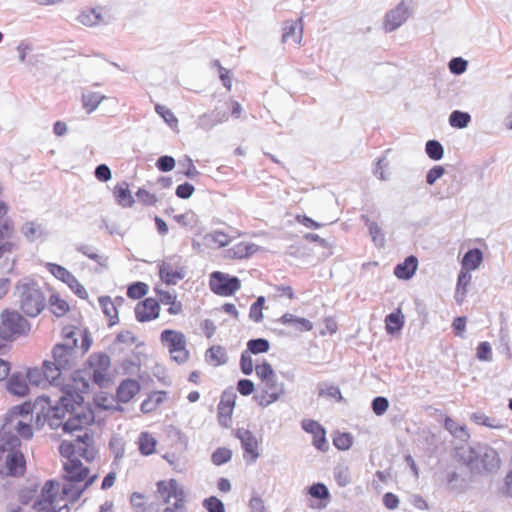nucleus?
<instances>
[{
	"label": "nucleus",
	"mask_w": 512,
	"mask_h": 512,
	"mask_svg": "<svg viewBox=\"0 0 512 512\" xmlns=\"http://www.w3.org/2000/svg\"><path fill=\"white\" fill-rule=\"evenodd\" d=\"M62 395L52 405L48 396H39L33 404L26 402L12 408L16 416H28L36 413V425L46 422L51 429L62 427L64 432L83 430L94 422V412L82 405L83 397L61 389Z\"/></svg>",
	"instance_id": "1"
},
{
	"label": "nucleus",
	"mask_w": 512,
	"mask_h": 512,
	"mask_svg": "<svg viewBox=\"0 0 512 512\" xmlns=\"http://www.w3.org/2000/svg\"><path fill=\"white\" fill-rule=\"evenodd\" d=\"M453 459L471 469L477 476L496 473L501 466L498 452L481 442L456 446L453 450Z\"/></svg>",
	"instance_id": "2"
},
{
	"label": "nucleus",
	"mask_w": 512,
	"mask_h": 512,
	"mask_svg": "<svg viewBox=\"0 0 512 512\" xmlns=\"http://www.w3.org/2000/svg\"><path fill=\"white\" fill-rule=\"evenodd\" d=\"M77 338L71 331L65 336V342L56 344L52 350L53 361H44V376L48 383L56 387H63V375L70 372L77 361Z\"/></svg>",
	"instance_id": "3"
},
{
	"label": "nucleus",
	"mask_w": 512,
	"mask_h": 512,
	"mask_svg": "<svg viewBox=\"0 0 512 512\" xmlns=\"http://www.w3.org/2000/svg\"><path fill=\"white\" fill-rule=\"evenodd\" d=\"M20 310L29 317L38 316L46 306V297L41 287L32 279H21L14 292Z\"/></svg>",
	"instance_id": "4"
},
{
	"label": "nucleus",
	"mask_w": 512,
	"mask_h": 512,
	"mask_svg": "<svg viewBox=\"0 0 512 512\" xmlns=\"http://www.w3.org/2000/svg\"><path fill=\"white\" fill-rule=\"evenodd\" d=\"M167 447L172 451L162 455L174 470L180 471L179 456L184 454L188 447V438L181 429L175 426H168L165 430Z\"/></svg>",
	"instance_id": "5"
},
{
	"label": "nucleus",
	"mask_w": 512,
	"mask_h": 512,
	"mask_svg": "<svg viewBox=\"0 0 512 512\" xmlns=\"http://www.w3.org/2000/svg\"><path fill=\"white\" fill-rule=\"evenodd\" d=\"M30 323L16 311H4L1 315L0 337L2 340H13L18 336L27 335Z\"/></svg>",
	"instance_id": "6"
},
{
	"label": "nucleus",
	"mask_w": 512,
	"mask_h": 512,
	"mask_svg": "<svg viewBox=\"0 0 512 512\" xmlns=\"http://www.w3.org/2000/svg\"><path fill=\"white\" fill-rule=\"evenodd\" d=\"M162 498L167 504L162 512H187L185 491L176 480L162 481Z\"/></svg>",
	"instance_id": "7"
},
{
	"label": "nucleus",
	"mask_w": 512,
	"mask_h": 512,
	"mask_svg": "<svg viewBox=\"0 0 512 512\" xmlns=\"http://www.w3.org/2000/svg\"><path fill=\"white\" fill-rule=\"evenodd\" d=\"M162 344L167 346L173 361L183 364L188 360L189 352L186 349V337L183 333L174 330L162 331Z\"/></svg>",
	"instance_id": "8"
},
{
	"label": "nucleus",
	"mask_w": 512,
	"mask_h": 512,
	"mask_svg": "<svg viewBox=\"0 0 512 512\" xmlns=\"http://www.w3.org/2000/svg\"><path fill=\"white\" fill-rule=\"evenodd\" d=\"M89 367L92 370V381L99 387H106L109 382L110 357L103 352L93 353L88 358Z\"/></svg>",
	"instance_id": "9"
},
{
	"label": "nucleus",
	"mask_w": 512,
	"mask_h": 512,
	"mask_svg": "<svg viewBox=\"0 0 512 512\" xmlns=\"http://www.w3.org/2000/svg\"><path fill=\"white\" fill-rule=\"evenodd\" d=\"M260 393L255 396L258 404L267 407L276 402L285 393L284 383L279 382L277 376L271 377L261 382L259 385Z\"/></svg>",
	"instance_id": "10"
},
{
	"label": "nucleus",
	"mask_w": 512,
	"mask_h": 512,
	"mask_svg": "<svg viewBox=\"0 0 512 512\" xmlns=\"http://www.w3.org/2000/svg\"><path fill=\"white\" fill-rule=\"evenodd\" d=\"M186 276V267L182 258L177 255L166 258L162 261V282L168 285H175Z\"/></svg>",
	"instance_id": "11"
},
{
	"label": "nucleus",
	"mask_w": 512,
	"mask_h": 512,
	"mask_svg": "<svg viewBox=\"0 0 512 512\" xmlns=\"http://www.w3.org/2000/svg\"><path fill=\"white\" fill-rule=\"evenodd\" d=\"M68 447L72 449L73 454L81 456L88 462L93 461L97 455L93 434L87 429L82 434L77 435Z\"/></svg>",
	"instance_id": "12"
},
{
	"label": "nucleus",
	"mask_w": 512,
	"mask_h": 512,
	"mask_svg": "<svg viewBox=\"0 0 512 512\" xmlns=\"http://www.w3.org/2000/svg\"><path fill=\"white\" fill-rule=\"evenodd\" d=\"M48 271L53 274L57 279L66 283L69 288L81 299L88 298V292L85 287L80 284V282L76 279V277L68 271L65 267L55 264V263H47L46 265Z\"/></svg>",
	"instance_id": "13"
},
{
	"label": "nucleus",
	"mask_w": 512,
	"mask_h": 512,
	"mask_svg": "<svg viewBox=\"0 0 512 512\" xmlns=\"http://www.w3.org/2000/svg\"><path fill=\"white\" fill-rule=\"evenodd\" d=\"M476 477H478L476 473H473L471 469L462 465L459 470L448 471L446 475L449 489L460 493L466 491Z\"/></svg>",
	"instance_id": "14"
},
{
	"label": "nucleus",
	"mask_w": 512,
	"mask_h": 512,
	"mask_svg": "<svg viewBox=\"0 0 512 512\" xmlns=\"http://www.w3.org/2000/svg\"><path fill=\"white\" fill-rule=\"evenodd\" d=\"M210 287L216 294L230 296L240 288V280L217 271L211 274Z\"/></svg>",
	"instance_id": "15"
},
{
	"label": "nucleus",
	"mask_w": 512,
	"mask_h": 512,
	"mask_svg": "<svg viewBox=\"0 0 512 512\" xmlns=\"http://www.w3.org/2000/svg\"><path fill=\"white\" fill-rule=\"evenodd\" d=\"M26 469V461L18 448L10 450L5 456V465L0 467L1 476L21 477Z\"/></svg>",
	"instance_id": "16"
},
{
	"label": "nucleus",
	"mask_w": 512,
	"mask_h": 512,
	"mask_svg": "<svg viewBox=\"0 0 512 512\" xmlns=\"http://www.w3.org/2000/svg\"><path fill=\"white\" fill-rule=\"evenodd\" d=\"M76 21L86 27L107 25L109 23L105 8L102 6L83 8L77 15Z\"/></svg>",
	"instance_id": "17"
},
{
	"label": "nucleus",
	"mask_w": 512,
	"mask_h": 512,
	"mask_svg": "<svg viewBox=\"0 0 512 512\" xmlns=\"http://www.w3.org/2000/svg\"><path fill=\"white\" fill-rule=\"evenodd\" d=\"M21 234L30 242H43L49 236V231L43 222L37 220L26 221L20 228Z\"/></svg>",
	"instance_id": "18"
},
{
	"label": "nucleus",
	"mask_w": 512,
	"mask_h": 512,
	"mask_svg": "<svg viewBox=\"0 0 512 512\" xmlns=\"http://www.w3.org/2000/svg\"><path fill=\"white\" fill-rule=\"evenodd\" d=\"M410 16L409 8L404 2H400L394 9L390 10L385 17L384 29L392 32L398 29Z\"/></svg>",
	"instance_id": "19"
},
{
	"label": "nucleus",
	"mask_w": 512,
	"mask_h": 512,
	"mask_svg": "<svg viewBox=\"0 0 512 512\" xmlns=\"http://www.w3.org/2000/svg\"><path fill=\"white\" fill-rule=\"evenodd\" d=\"M64 479L66 482H83L88 476L89 469L84 467L80 460L69 459L64 464Z\"/></svg>",
	"instance_id": "20"
},
{
	"label": "nucleus",
	"mask_w": 512,
	"mask_h": 512,
	"mask_svg": "<svg viewBox=\"0 0 512 512\" xmlns=\"http://www.w3.org/2000/svg\"><path fill=\"white\" fill-rule=\"evenodd\" d=\"M159 304L152 298H147L139 302L135 307L136 319L139 322H145L158 317Z\"/></svg>",
	"instance_id": "21"
},
{
	"label": "nucleus",
	"mask_w": 512,
	"mask_h": 512,
	"mask_svg": "<svg viewBox=\"0 0 512 512\" xmlns=\"http://www.w3.org/2000/svg\"><path fill=\"white\" fill-rule=\"evenodd\" d=\"M236 436L240 440L245 452L251 455V462H255L259 457V442L256 436L251 431L244 428H239L236 432Z\"/></svg>",
	"instance_id": "22"
},
{
	"label": "nucleus",
	"mask_w": 512,
	"mask_h": 512,
	"mask_svg": "<svg viewBox=\"0 0 512 512\" xmlns=\"http://www.w3.org/2000/svg\"><path fill=\"white\" fill-rule=\"evenodd\" d=\"M8 425L4 424L0 430V460L4 457V453L18 448L21 444L19 437L7 430Z\"/></svg>",
	"instance_id": "23"
},
{
	"label": "nucleus",
	"mask_w": 512,
	"mask_h": 512,
	"mask_svg": "<svg viewBox=\"0 0 512 512\" xmlns=\"http://www.w3.org/2000/svg\"><path fill=\"white\" fill-rule=\"evenodd\" d=\"M130 504L136 512H159L160 504L157 501L147 502L144 494L134 492L130 496Z\"/></svg>",
	"instance_id": "24"
},
{
	"label": "nucleus",
	"mask_w": 512,
	"mask_h": 512,
	"mask_svg": "<svg viewBox=\"0 0 512 512\" xmlns=\"http://www.w3.org/2000/svg\"><path fill=\"white\" fill-rule=\"evenodd\" d=\"M301 18L294 22H286L283 27L282 42L292 41L294 44H300L303 36Z\"/></svg>",
	"instance_id": "25"
},
{
	"label": "nucleus",
	"mask_w": 512,
	"mask_h": 512,
	"mask_svg": "<svg viewBox=\"0 0 512 512\" xmlns=\"http://www.w3.org/2000/svg\"><path fill=\"white\" fill-rule=\"evenodd\" d=\"M140 390L136 380L126 379L121 382L117 389V398L122 403L129 402Z\"/></svg>",
	"instance_id": "26"
},
{
	"label": "nucleus",
	"mask_w": 512,
	"mask_h": 512,
	"mask_svg": "<svg viewBox=\"0 0 512 512\" xmlns=\"http://www.w3.org/2000/svg\"><path fill=\"white\" fill-rule=\"evenodd\" d=\"M418 260L415 256H408L403 263L398 264L394 274L399 279H410L416 272Z\"/></svg>",
	"instance_id": "27"
},
{
	"label": "nucleus",
	"mask_w": 512,
	"mask_h": 512,
	"mask_svg": "<svg viewBox=\"0 0 512 512\" xmlns=\"http://www.w3.org/2000/svg\"><path fill=\"white\" fill-rule=\"evenodd\" d=\"M7 390L17 396H25L28 392L26 378L20 373H14L7 381Z\"/></svg>",
	"instance_id": "28"
},
{
	"label": "nucleus",
	"mask_w": 512,
	"mask_h": 512,
	"mask_svg": "<svg viewBox=\"0 0 512 512\" xmlns=\"http://www.w3.org/2000/svg\"><path fill=\"white\" fill-rule=\"evenodd\" d=\"M278 321L284 325H290L300 332L310 331L313 328L312 323L308 319L297 317L291 313L284 314Z\"/></svg>",
	"instance_id": "29"
},
{
	"label": "nucleus",
	"mask_w": 512,
	"mask_h": 512,
	"mask_svg": "<svg viewBox=\"0 0 512 512\" xmlns=\"http://www.w3.org/2000/svg\"><path fill=\"white\" fill-rule=\"evenodd\" d=\"M114 197L117 203L122 207H131L134 203V198L128 188V184L126 182H122L121 184H117L114 187Z\"/></svg>",
	"instance_id": "30"
},
{
	"label": "nucleus",
	"mask_w": 512,
	"mask_h": 512,
	"mask_svg": "<svg viewBox=\"0 0 512 512\" xmlns=\"http://www.w3.org/2000/svg\"><path fill=\"white\" fill-rule=\"evenodd\" d=\"M138 445L140 453L148 456L155 452L157 440L148 432H142L138 437Z\"/></svg>",
	"instance_id": "31"
},
{
	"label": "nucleus",
	"mask_w": 512,
	"mask_h": 512,
	"mask_svg": "<svg viewBox=\"0 0 512 512\" xmlns=\"http://www.w3.org/2000/svg\"><path fill=\"white\" fill-rule=\"evenodd\" d=\"M444 427L447 431H449L454 437L467 441L470 437L467 427L465 425L458 424L455 420L450 417L445 418Z\"/></svg>",
	"instance_id": "32"
},
{
	"label": "nucleus",
	"mask_w": 512,
	"mask_h": 512,
	"mask_svg": "<svg viewBox=\"0 0 512 512\" xmlns=\"http://www.w3.org/2000/svg\"><path fill=\"white\" fill-rule=\"evenodd\" d=\"M385 324V328L388 334L393 335L394 333L400 331L404 325V316L401 313V310L398 309L397 312L387 315Z\"/></svg>",
	"instance_id": "33"
},
{
	"label": "nucleus",
	"mask_w": 512,
	"mask_h": 512,
	"mask_svg": "<svg viewBox=\"0 0 512 512\" xmlns=\"http://www.w3.org/2000/svg\"><path fill=\"white\" fill-rule=\"evenodd\" d=\"M482 262V252L479 249H471L463 257L462 269L475 270Z\"/></svg>",
	"instance_id": "34"
},
{
	"label": "nucleus",
	"mask_w": 512,
	"mask_h": 512,
	"mask_svg": "<svg viewBox=\"0 0 512 512\" xmlns=\"http://www.w3.org/2000/svg\"><path fill=\"white\" fill-rule=\"evenodd\" d=\"M12 234V227L8 222H5L0 227V258L3 257V255L6 252H11L15 248V244L5 240L6 238H10Z\"/></svg>",
	"instance_id": "35"
},
{
	"label": "nucleus",
	"mask_w": 512,
	"mask_h": 512,
	"mask_svg": "<svg viewBox=\"0 0 512 512\" xmlns=\"http://www.w3.org/2000/svg\"><path fill=\"white\" fill-rule=\"evenodd\" d=\"M366 226L368 227L369 234L372 238L373 243L378 247H383L385 244V236L376 222L371 221L367 216L363 215Z\"/></svg>",
	"instance_id": "36"
},
{
	"label": "nucleus",
	"mask_w": 512,
	"mask_h": 512,
	"mask_svg": "<svg viewBox=\"0 0 512 512\" xmlns=\"http://www.w3.org/2000/svg\"><path fill=\"white\" fill-rule=\"evenodd\" d=\"M99 304L102 308L103 313L106 317L109 318V325L112 326L118 321V312L115 307V303H112V300L109 296H101L99 298Z\"/></svg>",
	"instance_id": "37"
},
{
	"label": "nucleus",
	"mask_w": 512,
	"mask_h": 512,
	"mask_svg": "<svg viewBox=\"0 0 512 512\" xmlns=\"http://www.w3.org/2000/svg\"><path fill=\"white\" fill-rule=\"evenodd\" d=\"M206 360L214 366L223 365L227 362V354L222 346H212L206 352Z\"/></svg>",
	"instance_id": "38"
},
{
	"label": "nucleus",
	"mask_w": 512,
	"mask_h": 512,
	"mask_svg": "<svg viewBox=\"0 0 512 512\" xmlns=\"http://www.w3.org/2000/svg\"><path fill=\"white\" fill-rule=\"evenodd\" d=\"M162 305H170L168 313L171 315H177L182 312V303L177 301V294L174 291L162 290Z\"/></svg>",
	"instance_id": "39"
},
{
	"label": "nucleus",
	"mask_w": 512,
	"mask_h": 512,
	"mask_svg": "<svg viewBox=\"0 0 512 512\" xmlns=\"http://www.w3.org/2000/svg\"><path fill=\"white\" fill-rule=\"evenodd\" d=\"M105 98L98 92H87L82 95L83 107L88 113L93 112Z\"/></svg>",
	"instance_id": "40"
},
{
	"label": "nucleus",
	"mask_w": 512,
	"mask_h": 512,
	"mask_svg": "<svg viewBox=\"0 0 512 512\" xmlns=\"http://www.w3.org/2000/svg\"><path fill=\"white\" fill-rule=\"evenodd\" d=\"M79 483L67 482L62 487V498H67L71 502L77 501L82 493L84 492L83 487L78 485Z\"/></svg>",
	"instance_id": "41"
},
{
	"label": "nucleus",
	"mask_w": 512,
	"mask_h": 512,
	"mask_svg": "<svg viewBox=\"0 0 512 512\" xmlns=\"http://www.w3.org/2000/svg\"><path fill=\"white\" fill-rule=\"evenodd\" d=\"M470 419L473 422H475L476 424L484 425V426H487L489 428L501 429V428L504 427V425L501 423L500 420H497L495 418H490V417L486 416L482 412L473 413L471 415Z\"/></svg>",
	"instance_id": "42"
},
{
	"label": "nucleus",
	"mask_w": 512,
	"mask_h": 512,
	"mask_svg": "<svg viewBox=\"0 0 512 512\" xmlns=\"http://www.w3.org/2000/svg\"><path fill=\"white\" fill-rule=\"evenodd\" d=\"M256 251V245L254 244H246L239 243L236 244L233 248L228 250V254L230 257L234 258H245L249 255L253 254Z\"/></svg>",
	"instance_id": "43"
},
{
	"label": "nucleus",
	"mask_w": 512,
	"mask_h": 512,
	"mask_svg": "<svg viewBox=\"0 0 512 512\" xmlns=\"http://www.w3.org/2000/svg\"><path fill=\"white\" fill-rule=\"evenodd\" d=\"M49 305L51 312L56 317L63 316L69 310L68 303L65 300L60 299V297L56 294H52L50 296Z\"/></svg>",
	"instance_id": "44"
},
{
	"label": "nucleus",
	"mask_w": 512,
	"mask_h": 512,
	"mask_svg": "<svg viewBox=\"0 0 512 512\" xmlns=\"http://www.w3.org/2000/svg\"><path fill=\"white\" fill-rule=\"evenodd\" d=\"M318 395L320 397H329L334 398L337 401L342 400V394L338 386L328 383H319L318 386Z\"/></svg>",
	"instance_id": "45"
},
{
	"label": "nucleus",
	"mask_w": 512,
	"mask_h": 512,
	"mask_svg": "<svg viewBox=\"0 0 512 512\" xmlns=\"http://www.w3.org/2000/svg\"><path fill=\"white\" fill-rule=\"evenodd\" d=\"M471 120L470 115L467 112L459 110L453 111L449 116V123L452 127L466 128Z\"/></svg>",
	"instance_id": "46"
},
{
	"label": "nucleus",
	"mask_w": 512,
	"mask_h": 512,
	"mask_svg": "<svg viewBox=\"0 0 512 512\" xmlns=\"http://www.w3.org/2000/svg\"><path fill=\"white\" fill-rule=\"evenodd\" d=\"M425 150L429 158L435 161L440 160L444 155L443 146L437 140L427 141Z\"/></svg>",
	"instance_id": "47"
},
{
	"label": "nucleus",
	"mask_w": 512,
	"mask_h": 512,
	"mask_svg": "<svg viewBox=\"0 0 512 512\" xmlns=\"http://www.w3.org/2000/svg\"><path fill=\"white\" fill-rule=\"evenodd\" d=\"M6 424L8 425V431L12 432L11 429H15L25 439H30L33 436L31 426L21 420H17V422L14 425L12 420L10 423Z\"/></svg>",
	"instance_id": "48"
},
{
	"label": "nucleus",
	"mask_w": 512,
	"mask_h": 512,
	"mask_svg": "<svg viewBox=\"0 0 512 512\" xmlns=\"http://www.w3.org/2000/svg\"><path fill=\"white\" fill-rule=\"evenodd\" d=\"M148 285L143 282H134L128 286L127 296L131 299H139L146 295Z\"/></svg>",
	"instance_id": "49"
},
{
	"label": "nucleus",
	"mask_w": 512,
	"mask_h": 512,
	"mask_svg": "<svg viewBox=\"0 0 512 512\" xmlns=\"http://www.w3.org/2000/svg\"><path fill=\"white\" fill-rule=\"evenodd\" d=\"M248 351L253 354L265 353L269 350V341L263 338L252 339L247 343Z\"/></svg>",
	"instance_id": "50"
},
{
	"label": "nucleus",
	"mask_w": 512,
	"mask_h": 512,
	"mask_svg": "<svg viewBox=\"0 0 512 512\" xmlns=\"http://www.w3.org/2000/svg\"><path fill=\"white\" fill-rule=\"evenodd\" d=\"M76 250L102 266H104L105 262L107 261L106 257L98 255L94 251V249L89 245H85V244L79 245V246H77Z\"/></svg>",
	"instance_id": "51"
},
{
	"label": "nucleus",
	"mask_w": 512,
	"mask_h": 512,
	"mask_svg": "<svg viewBox=\"0 0 512 512\" xmlns=\"http://www.w3.org/2000/svg\"><path fill=\"white\" fill-rule=\"evenodd\" d=\"M58 488H59V483L57 481L48 480L42 488L41 497H43L45 499H49L52 502H54L56 499Z\"/></svg>",
	"instance_id": "52"
},
{
	"label": "nucleus",
	"mask_w": 512,
	"mask_h": 512,
	"mask_svg": "<svg viewBox=\"0 0 512 512\" xmlns=\"http://www.w3.org/2000/svg\"><path fill=\"white\" fill-rule=\"evenodd\" d=\"M26 379L29 381L30 384L39 386L44 381L48 380L44 376V367L42 369L39 368H31L27 371Z\"/></svg>",
	"instance_id": "53"
},
{
	"label": "nucleus",
	"mask_w": 512,
	"mask_h": 512,
	"mask_svg": "<svg viewBox=\"0 0 512 512\" xmlns=\"http://www.w3.org/2000/svg\"><path fill=\"white\" fill-rule=\"evenodd\" d=\"M255 373L260 378L261 382L271 377H275L276 375L271 364L266 361L255 366Z\"/></svg>",
	"instance_id": "54"
},
{
	"label": "nucleus",
	"mask_w": 512,
	"mask_h": 512,
	"mask_svg": "<svg viewBox=\"0 0 512 512\" xmlns=\"http://www.w3.org/2000/svg\"><path fill=\"white\" fill-rule=\"evenodd\" d=\"M265 302V298L260 296L257 300L252 304L250 308L249 316L255 322H260L263 318L262 308Z\"/></svg>",
	"instance_id": "55"
},
{
	"label": "nucleus",
	"mask_w": 512,
	"mask_h": 512,
	"mask_svg": "<svg viewBox=\"0 0 512 512\" xmlns=\"http://www.w3.org/2000/svg\"><path fill=\"white\" fill-rule=\"evenodd\" d=\"M232 457V451L227 448H218L213 454H212V462L215 465H222L226 462H228Z\"/></svg>",
	"instance_id": "56"
},
{
	"label": "nucleus",
	"mask_w": 512,
	"mask_h": 512,
	"mask_svg": "<svg viewBox=\"0 0 512 512\" xmlns=\"http://www.w3.org/2000/svg\"><path fill=\"white\" fill-rule=\"evenodd\" d=\"M95 402L98 407L104 409V410H119V405H114V398L111 396L106 395H99L96 397Z\"/></svg>",
	"instance_id": "57"
},
{
	"label": "nucleus",
	"mask_w": 512,
	"mask_h": 512,
	"mask_svg": "<svg viewBox=\"0 0 512 512\" xmlns=\"http://www.w3.org/2000/svg\"><path fill=\"white\" fill-rule=\"evenodd\" d=\"M203 506L208 512H225L223 502L214 496L205 499Z\"/></svg>",
	"instance_id": "58"
},
{
	"label": "nucleus",
	"mask_w": 512,
	"mask_h": 512,
	"mask_svg": "<svg viewBox=\"0 0 512 512\" xmlns=\"http://www.w3.org/2000/svg\"><path fill=\"white\" fill-rule=\"evenodd\" d=\"M388 407L389 401L385 397L378 396L372 401L373 412L378 416L383 415L387 411Z\"/></svg>",
	"instance_id": "59"
},
{
	"label": "nucleus",
	"mask_w": 512,
	"mask_h": 512,
	"mask_svg": "<svg viewBox=\"0 0 512 512\" xmlns=\"http://www.w3.org/2000/svg\"><path fill=\"white\" fill-rule=\"evenodd\" d=\"M467 64L463 58L456 57L450 60L449 69L453 74L460 75L466 71Z\"/></svg>",
	"instance_id": "60"
},
{
	"label": "nucleus",
	"mask_w": 512,
	"mask_h": 512,
	"mask_svg": "<svg viewBox=\"0 0 512 512\" xmlns=\"http://www.w3.org/2000/svg\"><path fill=\"white\" fill-rule=\"evenodd\" d=\"M335 479L339 486L344 487L350 483V475L347 467L338 466L335 469Z\"/></svg>",
	"instance_id": "61"
},
{
	"label": "nucleus",
	"mask_w": 512,
	"mask_h": 512,
	"mask_svg": "<svg viewBox=\"0 0 512 512\" xmlns=\"http://www.w3.org/2000/svg\"><path fill=\"white\" fill-rule=\"evenodd\" d=\"M309 494L317 499H325L329 496V491L324 484L316 483L309 488Z\"/></svg>",
	"instance_id": "62"
},
{
	"label": "nucleus",
	"mask_w": 512,
	"mask_h": 512,
	"mask_svg": "<svg viewBox=\"0 0 512 512\" xmlns=\"http://www.w3.org/2000/svg\"><path fill=\"white\" fill-rule=\"evenodd\" d=\"M136 197L138 201L142 202L145 205H154L157 202L156 195L150 193L148 190L144 188H140L136 192Z\"/></svg>",
	"instance_id": "63"
},
{
	"label": "nucleus",
	"mask_w": 512,
	"mask_h": 512,
	"mask_svg": "<svg viewBox=\"0 0 512 512\" xmlns=\"http://www.w3.org/2000/svg\"><path fill=\"white\" fill-rule=\"evenodd\" d=\"M94 175L101 182H108L112 178V172L106 164H99L95 168Z\"/></svg>",
	"instance_id": "64"
}]
</instances>
